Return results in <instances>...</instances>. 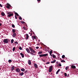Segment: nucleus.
Returning <instances> with one entry per match:
<instances>
[{"mask_svg": "<svg viewBox=\"0 0 78 78\" xmlns=\"http://www.w3.org/2000/svg\"><path fill=\"white\" fill-rule=\"evenodd\" d=\"M29 48L30 51L32 53H36V51H35V50H33V49L32 48H31V47H30Z\"/></svg>", "mask_w": 78, "mask_h": 78, "instance_id": "obj_1", "label": "nucleus"}, {"mask_svg": "<svg viewBox=\"0 0 78 78\" xmlns=\"http://www.w3.org/2000/svg\"><path fill=\"white\" fill-rule=\"evenodd\" d=\"M3 41V42L4 43L8 44V42H9V39H4Z\"/></svg>", "mask_w": 78, "mask_h": 78, "instance_id": "obj_2", "label": "nucleus"}, {"mask_svg": "<svg viewBox=\"0 0 78 78\" xmlns=\"http://www.w3.org/2000/svg\"><path fill=\"white\" fill-rule=\"evenodd\" d=\"M7 14L8 15H7L8 17H11V16H12L13 15V13H11V12H8V13H7Z\"/></svg>", "mask_w": 78, "mask_h": 78, "instance_id": "obj_3", "label": "nucleus"}, {"mask_svg": "<svg viewBox=\"0 0 78 78\" xmlns=\"http://www.w3.org/2000/svg\"><path fill=\"white\" fill-rule=\"evenodd\" d=\"M53 70V66H51L49 67V70H48L49 72H51Z\"/></svg>", "mask_w": 78, "mask_h": 78, "instance_id": "obj_4", "label": "nucleus"}, {"mask_svg": "<svg viewBox=\"0 0 78 78\" xmlns=\"http://www.w3.org/2000/svg\"><path fill=\"white\" fill-rule=\"evenodd\" d=\"M40 57H43V56H48V54H43V55H39Z\"/></svg>", "mask_w": 78, "mask_h": 78, "instance_id": "obj_5", "label": "nucleus"}, {"mask_svg": "<svg viewBox=\"0 0 78 78\" xmlns=\"http://www.w3.org/2000/svg\"><path fill=\"white\" fill-rule=\"evenodd\" d=\"M16 72L19 73V72H20V69H19V68H16Z\"/></svg>", "mask_w": 78, "mask_h": 78, "instance_id": "obj_6", "label": "nucleus"}, {"mask_svg": "<svg viewBox=\"0 0 78 78\" xmlns=\"http://www.w3.org/2000/svg\"><path fill=\"white\" fill-rule=\"evenodd\" d=\"M26 51H27V53H30V49H28V48H26Z\"/></svg>", "mask_w": 78, "mask_h": 78, "instance_id": "obj_7", "label": "nucleus"}, {"mask_svg": "<svg viewBox=\"0 0 78 78\" xmlns=\"http://www.w3.org/2000/svg\"><path fill=\"white\" fill-rule=\"evenodd\" d=\"M32 38L33 39V40H34V39H36V37L34 36H32Z\"/></svg>", "mask_w": 78, "mask_h": 78, "instance_id": "obj_8", "label": "nucleus"}, {"mask_svg": "<svg viewBox=\"0 0 78 78\" xmlns=\"http://www.w3.org/2000/svg\"><path fill=\"white\" fill-rule=\"evenodd\" d=\"M34 66L35 68H36V69L38 68V66H37V64H36V63L34 64Z\"/></svg>", "mask_w": 78, "mask_h": 78, "instance_id": "obj_9", "label": "nucleus"}, {"mask_svg": "<svg viewBox=\"0 0 78 78\" xmlns=\"http://www.w3.org/2000/svg\"><path fill=\"white\" fill-rule=\"evenodd\" d=\"M16 36V34L15 33H14L13 34L12 37H15Z\"/></svg>", "mask_w": 78, "mask_h": 78, "instance_id": "obj_10", "label": "nucleus"}, {"mask_svg": "<svg viewBox=\"0 0 78 78\" xmlns=\"http://www.w3.org/2000/svg\"><path fill=\"white\" fill-rule=\"evenodd\" d=\"M71 67L72 69H76V66H75L72 65L71 66Z\"/></svg>", "mask_w": 78, "mask_h": 78, "instance_id": "obj_11", "label": "nucleus"}, {"mask_svg": "<svg viewBox=\"0 0 78 78\" xmlns=\"http://www.w3.org/2000/svg\"><path fill=\"white\" fill-rule=\"evenodd\" d=\"M14 66H12L11 67V71H13L14 70Z\"/></svg>", "mask_w": 78, "mask_h": 78, "instance_id": "obj_12", "label": "nucleus"}, {"mask_svg": "<svg viewBox=\"0 0 78 78\" xmlns=\"http://www.w3.org/2000/svg\"><path fill=\"white\" fill-rule=\"evenodd\" d=\"M26 36V39H28V38L29 37V36H28V34H27Z\"/></svg>", "mask_w": 78, "mask_h": 78, "instance_id": "obj_13", "label": "nucleus"}, {"mask_svg": "<svg viewBox=\"0 0 78 78\" xmlns=\"http://www.w3.org/2000/svg\"><path fill=\"white\" fill-rule=\"evenodd\" d=\"M20 55L22 56V58H24V55H23V54L22 53H20Z\"/></svg>", "mask_w": 78, "mask_h": 78, "instance_id": "obj_14", "label": "nucleus"}, {"mask_svg": "<svg viewBox=\"0 0 78 78\" xmlns=\"http://www.w3.org/2000/svg\"><path fill=\"white\" fill-rule=\"evenodd\" d=\"M1 14L2 16H5V14L3 12H2L1 13Z\"/></svg>", "mask_w": 78, "mask_h": 78, "instance_id": "obj_15", "label": "nucleus"}, {"mask_svg": "<svg viewBox=\"0 0 78 78\" xmlns=\"http://www.w3.org/2000/svg\"><path fill=\"white\" fill-rule=\"evenodd\" d=\"M23 74H24V73H23V72H22L21 73H20L19 74V75L20 76H22L23 75Z\"/></svg>", "mask_w": 78, "mask_h": 78, "instance_id": "obj_16", "label": "nucleus"}, {"mask_svg": "<svg viewBox=\"0 0 78 78\" xmlns=\"http://www.w3.org/2000/svg\"><path fill=\"white\" fill-rule=\"evenodd\" d=\"M28 64L29 65H31V61L30 60L28 61Z\"/></svg>", "mask_w": 78, "mask_h": 78, "instance_id": "obj_17", "label": "nucleus"}, {"mask_svg": "<svg viewBox=\"0 0 78 78\" xmlns=\"http://www.w3.org/2000/svg\"><path fill=\"white\" fill-rule=\"evenodd\" d=\"M51 63H55V62H56V60H54L53 61H51Z\"/></svg>", "mask_w": 78, "mask_h": 78, "instance_id": "obj_18", "label": "nucleus"}, {"mask_svg": "<svg viewBox=\"0 0 78 78\" xmlns=\"http://www.w3.org/2000/svg\"><path fill=\"white\" fill-rule=\"evenodd\" d=\"M21 70L22 71V72H24L25 70V69L24 68H22L21 69Z\"/></svg>", "mask_w": 78, "mask_h": 78, "instance_id": "obj_19", "label": "nucleus"}, {"mask_svg": "<svg viewBox=\"0 0 78 78\" xmlns=\"http://www.w3.org/2000/svg\"><path fill=\"white\" fill-rule=\"evenodd\" d=\"M42 52L40 51H39L38 53V55H41V54H42Z\"/></svg>", "mask_w": 78, "mask_h": 78, "instance_id": "obj_20", "label": "nucleus"}, {"mask_svg": "<svg viewBox=\"0 0 78 78\" xmlns=\"http://www.w3.org/2000/svg\"><path fill=\"white\" fill-rule=\"evenodd\" d=\"M15 15L16 16H19V14H18V13H17V12H15Z\"/></svg>", "mask_w": 78, "mask_h": 78, "instance_id": "obj_21", "label": "nucleus"}, {"mask_svg": "<svg viewBox=\"0 0 78 78\" xmlns=\"http://www.w3.org/2000/svg\"><path fill=\"white\" fill-rule=\"evenodd\" d=\"M23 28L25 30H27V28H26L25 27H23Z\"/></svg>", "mask_w": 78, "mask_h": 78, "instance_id": "obj_22", "label": "nucleus"}, {"mask_svg": "<svg viewBox=\"0 0 78 78\" xmlns=\"http://www.w3.org/2000/svg\"><path fill=\"white\" fill-rule=\"evenodd\" d=\"M59 71H60V69H58V70L57 71L56 74H58Z\"/></svg>", "mask_w": 78, "mask_h": 78, "instance_id": "obj_23", "label": "nucleus"}, {"mask_svg": "<svg viewBox=\"0 0 78 78\" xmlns=\"http://www.w3.org/2000/svg\"><path fill=\"white\" fill-rule=\"evenodd\" d=\"M15 50H16V48L15 47H14L12 49V50L13 51H15Z\"/></svg>", "mask_w": 78, "mask_h": 78, "instance_id": "obj_24", "label": "nucleus"}, {"mask_svg": "<svg viewBox=\"0 0 78 78\" xmlns=\"http://www.w3.org/2000/svg\"><path fill=\"white\" fill-rule=\"evenodd\" d=\"M12 62V60H9V64H11V62Z\"/></svg>", "mask_w": 78, "mask_h": 78, "instance_id": "obj_25", "label": "nucleus"}, {"mask_svg": "<svg viewBox=\"0 0 78 78\" xmlns=\"http://www.w3.org/2000/svg\"><path fill=\"white\" fill-rule=\"evenodd\" d=\"M12 32L13 33H14L15 32H16V31L15 30V29H13L12 30Z\"/></svg>", "mask_w": 78, "mask_h": 78, "instance_id": "obj_26", "label": "nucleus"}, {"mask_svg": "<svg viewBox=\"0 0 78 78\" xmlns=\"http://www.w3.org/2000/svg\"><path fill=\"white\" fill-rule=\"evenodd\" d=\"M31 32L33 34H34V35H35V34H34V32L33 31L31 30Z\"/></svg>", "mask_w": 78, "mask_h": 78, "instance_id": "obj_27", "label": "nucleus"}, {"mask_svg": "<svg viewBox=\"0 0 78 78\" xmlns=\"http://www.w3.org/2000/svg\"><path fill=\"white\" fill-rule=\"evenodd\" d=\"M13 42H14V39H12L11 40V43H12Z\"/></svg>", "mask_w": 78, "mask_h": 78, "instance_id": "obj_28", "label": "nucleus"}, {"mask_svg": "<svg viewBox=\"0 0 78 78\" xmlns=\"http://www.w3.org/2000/svg\"><path fill=\"white\" fill-rule=\"evenodd\" d=\"M52 57L54 58H56V56L55 55H54V54L53 55Z\"/></svg>", "mask_w": 78, "mask_h": 78, "instance_id": "obj_29", "label": "nucleus"}, {"mask_svg": "<svg viewBox=\"0 0 78 78\" xmlns=\"http://www.w3.org/2000/svg\"><path fill=\"white\" fill-rule=\"evenodd\" d=\"M30 53L31 54V55H34V54H33V53L32 52H30Z\"/></svg>", "mask_w": 78, "mask_h": 78, "instance_id": "obj_30", "label": "nucleus"}, {"mask_svg": "<svg viewBox=\"0 0 78 78\" xmlns=\"http://www.w3.org/2000/svg\"><path fill=\"white\" fill-rule=\"evenodd\" d=\"M61 62H66V61L63 60H62L61 61Z\"/></svg>", "mask_w": 78, "mask_h": 78, "instance_id": "obj_31", "label": "nucleus"}, {"mask_svg": "<svg viewBox=\"0 0 78 78\" xmlns=\"http://www.w3.org/2000/svg\"><path fill=\"white\" fill-rule=\"evenodd\" d=\"M9 6H6V8H8V9H10V7H9Z\"/></svg>", "mask_w": 78, "mask_h": 78, "instance_id": "obj_32", "label": "nucleus"}, {"mask_svg": "<svg viewBox=\"0 0 78 78\" xmlns=\"http://www.w3.org/2000/svg\"><path fill=\"white\" fill-rule=\"evenodd\" d=\"M12 27H13V28H15V26L14 25V24H12Z\"/></svg>", "mask_w": 78, "mask_h": 78, "instance_id": "obj_33", "label": "nucleus"}, {"mask_svg": "<svg viewBox=\"0 0 78 78\" xmlns=\"http://www.w3.org/2000/svg\"><path fill=\"white\" fill-rule=\"evenodd\" d=\"M65 58V55H62V58L63 59V58Z\"/></svg>", "mask_w": 78, "mask_h": 78, "instance_id": "obj_34", "label": "nucleus"}, {"mask_svg": "<svg viewBox=\"0 0 78 78\" xmlns=\"http://www.w3.org/2000/svg\"><path fill=\"white\" fill-rule=\"evenodd\" d=\"M49 53L50 55H51V54H52V51H51L50 52H49Z\"/></svg>", "mask_w": 78, "mask_h": 78, "instance_id": "obj_35", "label": "nucleus"}, {"mask_svg": "<svg viewBox=\"0 0 78 78\" xmlns=\"http://www.w3.org/2000/svg\"><path fill=\"white\" fill-rule=\"evenodd\" d=\"M59 66L60 67H61V64L60 63H59L58 65H57V66Z\"/></svg>", "mask_w": 78, "mask_h": 78, "instance_id": "obj_36", "label": "nucleus"}, {"mask_svg": "<svg viewBox=\"0 0 78 78\" xmlns=\"http://www.w3.org/2000/svg\"><path fill=\"white\" fill-rule=\"evenodd\" d=\"M19 19L20 20H22V17H20H20H19Z\"/></svg>", "mask_w": 78, "mask_h": 78, "instance_id": "obj_37", "label": "nucleus"}, {"mask_svg": "<svg viewBox=\"0 0 78 78\" xmlns=\"http://www.w3.org/2000/svg\"><path fill=\"white\" fill-rule=\"evenodd\" d=\"M19 49L20 50H22V47H20Z\"/></svg>", "mask_w": 78, "mask_h": 78, "instance_id": "obj_38", "label": "nucleus"}, {"mask_svg": "<svg viewBox=\"0 0 78 78\" xmlns=\"http://www.w3.org/2000/svg\"><path fill=\"white\" fill-rule=\"evenodd\" d=\"M15 44H18V42H17L16 41V42H14Z\"/></svg>", "mask_w": 78, "mask_h": 78, "instance_id": "obj_39", "label": "nucleus"}, {"mask_svg": "<svg viewBox=\"0 0 78 78\" xmlns=\"http://www.w3.org/2000/svg\"><path fill=\"white\" fill-rule=\"evenodd\" d=\"M7 6H11V5H9V4H8V3H7Z\"/></svg>", "mask_w": 78, "mask_h": 78, "instance_id": "obj_40", "label": "nucleus"}, {"mask_svg": "<svg viewBox=\"0 0 78 78\" xmlns=\"http://www.w3.org/2000/svg\"><path fill=\"white\" fill-rule=\"evenodd\" d=\"M15 18L16 19H17V16L16 15H15Z\"/></svg>", "mask_w": 78, "mask_h": 78, "instance_id": "obj_41", "label": "nucleus"}, {"mask_svg": "<svg viewBox=\"0 0 78 78\" xmlns=\"http://www.w3.org/2000/svg\"><path fill=\"white\" fill-rule=\"evenodd\" d=\"M24 72H25V73H27V72H28V70H26Z\"/></svg>", "mask_w": 78, "mask_h": 78, "instance_id": "obj_42", "label": "nucleus"}, {"mask_svg": "<svg viewBox=\"0 0 78 78\" xmlns=\"http://www.w3.org/2000/svg\"><path fill=\"white\" fill-rule=\"evenodd\" d=\"M21 23H25V22L24 21H21Z\"/></svg>", "mask_w": 78, "mask_h": 78, "instance_id": "obj_43", "label": "nucleus"}, {"mask_svg": "<svg viewBox=\"0 0 78 78\" xmlns=\"http://www.w3.org/2000/svg\"><path fill=\"white\" fill-rule=\"evenodd\" d=\"M37 1L39 3L41 2V0H37Z\"/></svg>", "mask_w": 78, "mask_h": 78, "instance_id": "obj_44", "label": "nucleus"}, {"mask_svg": "<svg viewBox=\"0 0 78 78\" xmlns=\"http://www.w3.org/2000/svg\"><path fill=\"white\" fill-rule=\"evenodd\" d=\"M68 69V67H66V70H67Z\"/></svg>", "mask_w": 78, "mask_h": 78, "instance_id": "obj_45", "label": "nucleus"}, {"mask_svg": "<svg viewBox=\"0 0 78 78\" xmlns=\"http://www.w3.org/2000/svg\"><path fill=\"white\" fill-rule=\"evenodd\" d=\"M65 76H67V73H65Z\"/></svg>", "mask_w": 78, "mask_h": 78, "instance_id": "obj_46", "label": "nucleus"}, {"mask_svg": "<svg viewBox=\"0 0 78 78\" xmlns=\"http://www.w3.org/2000/svg\"><path fill=\"white\" fill-rule=\"evenodd\" d=\"M50 64V62H47L46 63V64Z\"/></svg>", "mask_w": 78, "mask_h": 78, "instance_id": "obj_47", "label": "nucleus"}, {"mask_svg": "<svg viewBox=\"0 0 78 78\" xmlns=\"http://www.w3.org/2000/svg\"><path fill=\"white\" fill-rule=\"evenodd\" d=\"M0 6L1 7H3V6H2V4H0Z\"/></svg>", "mask_w": 78, "mask_h": 78, "instance_id": "obj_48", "label": "nucleus"}, {"mask_svg": "<svg viewBox=\"0 0 78 78\" xmlns=\"http://www.w3.org/2000/svg\"><path fill=\"white\" fill-rule=\"evenodd\" d=\"M36 48V49H38V48H39V47H37Z\"/></svg>", "mask_w": 78, "mask_h": 78, "instance_id": "obj_49", "label": "nucleus"}, {"mask_svg": "<svg viewBox=\"0 0 78 78\" xmlns=\"http://www.w3.org/2000/svg\"><path fill=\"white\" fill-rule=\"evenodd\" d=\"M2 23H0V26H2Z\"/></svg>", "mask_w": 78, "mask_h": 78, "instance_id": "obj_50", "label": "nucleus"}, {"mask_svg": "<svg viewBox=\"0 0 78 78\" xmlns=\"http://www.w3.org/2000/svg\"><path fill=\"white\" fill-rule=\"evenodd\" d=\"M56 64H58V62H56Z\"/></svg>", "mask_w": 78, "mask_h": 78, "instance_id": "obj_51", "label": "nucleus"}, {"mask_svg": "<svg viewBox=\"0 0 78 78\" xmlns=\"http://www.w3.org/2000/svg\"><path fill=\"white\" fill-rule=\"evenodd\" d=\"M69 76V74L67 75V76Z\"/></svg>", "mask_w": 78, "mask_h": 78, "instance_id": "obj_52", "label": "nucleus"}, {"mask_svg": "<svg viewBox=\"0 0 78 78\" xmlns=\"http://www.w3.org/2000/svg\"><path fill=\"white\" fill-rule=\"evenodd\" d=\"M32 33L31 34L30 36H32Z\"/></svg>", "mask_w": 78, "mask_h": 78, "instance_id": "obj_53", "label": "nucleus"}, {"mask_svg": "<svg viewBox=\"0 0 78 78\" xmlns=\"http://www.w3.org/2000/svg\"><path fill=\"white\" fill-rule=\"evenodd\" d=\"M51 56H53V55H51Z\"/></svg>", "mask_w": 78, "mask_h": 78, "instance_id": "obj_54", "label": "nucleus"}, {"mask_svg": "<svg viewBox=\"0 0 78 78\" xmlns=\"http://www.w3.org/2000/svg\"><path fill=\"white\" fill-rule=\"evenodd\" d=\"M29 34H31V33H30V32H29Z\"/></svg>", "mask_w": 78, "mask_h": 78, "instance_id": "obj_55", "label": "nucleus"}, {"mask_svg": "<svg viewBox=\"0 0 78 78\" xmlns=\"http://www.w3.org/2000/svg\"><path fill=\"white\" fill-rule=\"evenodd\" d=\"M0 70H1V68H0Z\"/></svg>", "mask_w": 78, "mask_h": 78, "instance_id": "obj_56", "label": "nucleus"}, {"mask_svg": "<svg viewBox=\"0 0 78 78\" xmlns=\"http://www.w3.org/2000/svg\"><path fill=\"white\" fill-rule=\"evenodd\" d=\"M41 48H42V47H41Z\"/></svg>", "mask_w": 78, "mask_h": 78, "instance_id": "obj_57", "label": "nucleus"}]
</instances>
